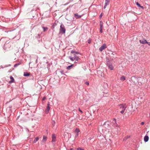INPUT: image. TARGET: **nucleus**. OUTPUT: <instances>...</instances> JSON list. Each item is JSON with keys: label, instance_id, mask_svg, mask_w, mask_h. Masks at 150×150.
Masks as SVG:
<instances>
[{"label": "nucleus", "instance_id": "423d86ee", "mask_svg": "<svg viewBox=\"0 0 150 150\" xmlns=\"http://www.w3.org/2000/svg\"><path fill=\"white\" fill-rule=\"evenodd\" d=\"M50 104L48 103L47 105V109L45 110V112L47 114L49 113V110L50 109Z\"/></svg>", "mask_w": 150, "mask_h": 150}, {"label": "nucleus", "instance_id": "20e7f679", "mask_svg": "<svg viewBox=\"0 0 150 150\" xmlns=\"http://www.w3.org/2000/svg\"><path fill=\"white\" fill-rule=\"evenodd\" d=\"M106 48V45L105 44H103L99 49V50L102 51L103 50Z\"/></svg>", "mask_w": 150, "mask_h": 150}, {"label": "nucleus", "instance_id": "a19ab883", "mask_svg": "<svg viewBox=\"0 0 150 150\" xmlns=\"http://www.w3.org/2000/svg\"><path fill=\"white\" fill-rule=\"evenodd\" d=\"M75 53L76 54H79V52H75Z\"/></svg>", "mask_w": 150, "mask_h": 150}, {"label": "nucleus", "instance_id": "a878e982", "mask_svg": "<svg viewBox=\"0 0 150 150\" xmlns=\"http://www.w3.org/2000/svg\"><path fill=\"white\" fill-rule=\"evenodd\" d=\"M136 4H137V5L138 6H139V7H140V6H141V5H140V4H139L138 2H137V3H136Z\"/></svg>", "mask_w": 150, "mask_h": 150}, {"label": "nucleus", "instance_id": "7c9ffc66", "mask_svg": "<svg viewBox=\"0 0 150 150\" xmlns=\"http://www.w3.org/2000/svg\"><path fill=\"white\" fill-rule=\"evenodd\" d=\"M102 16H103V15H102V13H101V14H100V15L99 17H100V18H101V17H102Z\"/></svg>", "mask_w": 150, "mask_h": 150}, {"label": "nucleus", "instance_id": "58836bf2", "mask_svg": "<svg viewBox=\"0 0 150 150\" xmlns=\"http://www.w3.org/2000/svg\"><path fill=\"white\" fill-rule=\"evenodd\" d=\"M140 7H141V8H142L143 9H144V7L143 6H140Z\"/></svg>", "mask_w": 150, "mask_h": 150}, {"label": "nucleus", "instance_id": "72a5a7b5", "mask_svg": "<svg viewBox=\"0 0 150 150\" xmlns=\"http://www.w3.org/2000/svg\"><path fill=\"white\" fill-rule=\"evenodd\" d=\"M85 84L87 85H89V83L88 82H86L85 83Z\"/></svg>", "mask_w": 150, "mask_h": 150}, {"label": "nucleus", "instance_id": "473e14b6", "mask_svg": "<svg viewBox=\"0 0 150 150\" xmlns=\"http://www.w3.org/2000/svg\"><path fill=\"white\" fill-rule=\"evenodd\" d=\"M146 43L147 44H148L149 45H150V42H147V41H146Z\"/></svg>", "mask_w": 150, "mask_h": 150}, {"label": "nucleus", "instance_id": "7ed1b4c3", "mask_svg": "<svg viewBox=\"0 0 150 150\" xmlns=\"http://www.w3.org/2000/svg\"><path fill=\"white\" fill-rule=\"evenodd\" d=\"M120 109H122V110L120 111V112L122 114L123 113L126 108V106L123 105H120Z\"/></svg>", "mask_w": 150, "mask_h": 150}, {"label": "nucleus", "instance_id": "9b49d317", "mask_svg": "<svg viewBox=\"0 0 150 150\" xmlns=\"http://www.w3.org/2000/svg\"><path fill=\"white\" fill-rule=\"evenodd\" d=\"M74 17L76 18H81V15H79L77 13H75L74 14Z\"/></svg>", "mask_w": 150, "mask_h": 150}, {"label": "nucleus", "instance_id": "412c9836", "mask_svg": "<svg viewBox=\"0 0 150 150\" xmlns=\"http://www.w3.org/2000/svg\"><path fill=\"white\" fill-rule=\"evenodd\" d=\"M75 132L77 133H78L80 132V130L78 128H76L75 130Z\"/></svg>", "mask_w": 150, "mask_h": 150}, {"label": "nucleus", "instance_id": "a211bd4d", "mask_svg": "<svg viewBox=\"0 0 150 150\" xmlns=\"http://www.w3.org/2000/svg\"><path fill=\"white\" fill-rule=\"evenodd\" d=\"M42 28L43 29L44 32H45V31H47L48 29V28L47 27H42Z\"/></svg>", "mask_w": 150, "mask_h": 150}, {"label": "nucleus", "instance_id": "b1692460", "mask_svg": "<svg viewBox=\"0 0 150 150\" xmlns=\"http://www.w3.org/2000/svg\"><path fill=\"white\" fill-rule=\"evenodd\" d=\"M75 150H84V149H81V148H77V149L76 148L75 149Z\"/></svg>", "mask_w": 150, "mask_h": 150}, {"label": "nucleus", "instance_id": "4468645a", "mask_svg": "<svg viewBox=\"0 0 150 150\" xmlns=\"http://www.w3.org/2000/svg\"><path fill=\"white\" fill-rule=\"evenodd\" d=\"M47 138L46 137L44 136L43 137V140L42 141V142H45L47 139Z\"/></svg>", "mask_w": 150, "mask_h": 150}, {"label": "nucleus", "instance_id": "ea45409f", "mask_svg": "<svg viewBox=\"0 0 150 150\" xmlns=\"http://www.w3.org/2000/svg\"><path fill=\"white\" fill-rule=\"evenodd\" d=\"M69 150H75V149H73L71 148L69 149Z\"/></svg>", "mask_w": 150, "mask_h": 150}, {"label": "nucleus", "instance_id": "6ab92c4d", "mask_svg": "<svg viewBox=\"0 0 150 150\" xmlns=\"http://www.w3.org/2000/svg\"><path fill=\"white\" fill-rule=\"evenodd\" d=\"M132 80H134V81H135L137 82H138V78H137L136 77H133V78L132 79Z\"/></svg>", "mask_w": 150, "mask_h": 150}, {"label": "nucleus", "instance_id": "0eeeda50", "mask_svg": "<svg viewBox=\"0 0 150 150\" xmlns=\"http://www.w3.org/2000/svg\"><path fill=\"white\" fill-rule=\"evenodd\" d=\"M110 2V0H105V5L104 6V9L105 8L106 6L107 5L109 4Z\"/></svg>", "mask_w": 150, "mask_h": 150}, {"label": "nucleus", "instance_id": "dca6fc26", "mask_svg": "<svg viewBox=\"0 0 150 150\" xmlns=\"http://www.w3.org/2000/svg\"><path fill=\"white\" fill-rule=\"evenodd\" d=\"M125 77L124 76H122L121 78L120 79L122 81H124L125 80Z\"/></svg>", "mask_w": 150, "mask_h": 150}, {"label": "nucleus", "instance_id": "6e6552de", "mask_svg": "<svg viewBox=\"0 0 150 150\" xmlns=\"http://www.w3.org/2000/svg\"><path fill=\"white\" fill-rule=\"evenodd\" d=\"M52 142H55L56 141V136L55 134H52Z\"/></svg>", "mask_w": 150, "mask_h": 150}, {"label": "nucleus", "instance_id": "4be33fe9", "mask_svg": "<svg viewBox=\"0 0 150 150\" xmlns=\"http://www.w3.org/2000/svg\"><path fill=\"white\" fill-rule=\"evenodd\" d=\"M57 25V24L56 23H54V25L52 26V29H54L55 27Z\"/></svg>", "mask_w": 150, "mask_h": 150}, {"label": "nucleus", "instance_id": "1a4fd4ad", "mask_svg": "<svg viewBox=\"0 0 150 150\" xmlns=\"http://www.w3.org/2000/svg\"><path fill=\"white\" fill-rule=\"evenodd\" d=\"M10 79H11V80L9 82V83H11L14 82V79L12 76H10Z\"/></svg>", "mask_w": 150, "mask_h": 150}, {"label": "nucleus", "instance_id": "aec40b11", "mask_svg": "<svg viewBox=\"0 0 150 150\" xmlns=\"http://www.w3.org/2000/svg\"><path fill=\"white\" fill-rule=\"evenodd\" d=\"M73 66V64H72L71 65H70V66H68L67 68V69H68V70H69L71 69V67H72V66Z\"/></svg>", "mask_w": 150, "mask_h": 150}, {"label": "nucleus", "instance_id": "f704fd0d", "mask_svg": "<svg viewBox=\"0 0 150 150\" xmlns=\"http://www.w3.org/2000/svg\"><path fill=\"white\" fill-rule=\"evenodd\" d=\"M46 99V98L45 97H44L43 98H42V101H44V100L45 99Z\"/></svg>", "mask_w": 150, "mask_h": 150}, {"label": "nucleus", "instance_id": "2f4dec72", "mask_svg": "<svg viewBox=\"0 0 150 150\" xmlns=\"http://www.w3.org/2000/svg\"><path fill=\"white\" fill-rule=\"evenodd\" d=\"M100 32L101 33H102V32H103V30H102V28H100Z\"/></svg>", "mask_w": 150, "mask_h": 150}, {"label": "nucleus", "instance_id": "e433bc0d", "mask_svg": "<svg viewBox=\"0 0 150 150\" xmlns=\"http://www.w3.org/2000/svg\"><path fill=\"white\" fill-rule=\"evenodd\" d=\"M101 73V74H102V73L101 71H97V73H98H98Z\"/></svg>", "mask_w": 150, "mask_h": 150}, {"label": "nucleus", "instance_id": "9d476101", "mask_svg": "<svg viewBox=\"0 0 150 150\" xmlns=\"http://www.w3.org/2000/svg\"><path fill=\"white\" fill-rule=\"evenodd\" d=\"M146 41H147L146 40H139V42H140V43L143 44H144L145 43H146Z\"/></svg>", "mask_w": 150, "mask_h": 150}, {"label": "nucleus", "instance_id": "f257e3e1", "mask_svg": "<svg viewBox=\"0 0 150 150\" xmlns=\"http://www.w3.org/2000/svg\"><path fill=\"white\" fill-rule=\"evenodd\" d=\"M107 65L109 69L111 70H113L114 66L112 65V62L110 61H107Z\"/></svg>", "mask_w": 150, "mask_h": 150}, {"label": "nucleus", "instance_id": "bb28decb", "mask_svg": "<svg viewBox=\"0 0 150 150\" xmlns=\"http://www.w3.org/2000/svg\"><path fill=\"white\" fill-rule=\"evenodd\" d=\"M55 121H53L52 122V125H53V126H54V125L55 124Z\"/></svg>", "mask_w": 150, "mask_h": 150}, {"label": "nucleus", "instance_id": "ddd939ff", "mask_svg": "<svg viewBox=\"0 0 150 150\" xmlns=\"http://www.w3.org/2000/svg\"><path fill=\"white\" fill-rule=\"evenodd\" d=\"M74 59L76 61H78L80 59V58L76 55H74Z\"/></svg>", "mask_w": 150, "mask_h": 150}, {"label": "nucleus", "instance_id": "5701e85b", "mask_svg": "<svg viewBox=\"0 0 150 150\" xmlns=\"http://www.w3.org/2000/svg\"><path fill=\"white\" fill-rule=\"evenodd\" d=\"M69 58H70V59L72 61H73L74 60H75V59H74V57H69Z\"/></svg>", "mask_w": 150, "mask_h": 150}, {"label": "nucleus", "instance_id": "f8f14e48", "mask_svg": "<svg viewBox=\"0 0 150 150\" xmlns=\"http://www.w3.org/2000/svg\"><path fill=\"white\" fill-rule=\"evenodd\" d=\"M149 137L147 136H146L144 137V140L145 142H147L148 140H149Z\"/></svg>", "mask_w": 150, "mask_h": 150}, {"label": "nucleus", "instance_id": "4c0bfd02", "mask_svg": "<svg viewBox=\"0 0 150 150\" xmlns=\"http://www.w3.org/2000/svg\"><path fill=\"white\" fill-rule=\"evenodd\" d=\"M144 122H141V124L142 125H143L144 124Z\"/></svg>", "mask_w": 150, "mask_h": 150}, {"label": "nucleus", "instance_id": "c756f323", "mask_svg": "<svg viewBox=\"0 0 150 150\" xmlns=\"http://www.w3.org/2000/svg\"><path fill=\"white\" fill-rule=\"evenodd\" d=\"M78 136V133H77L75 135V137H77Z\"/></svg>", "mask_w": 150, "mask_h": 150}, {"label": "nucleus", "instance_id": "79ce46f5", "mask_svg": "<svg viewBox=\"0 0 150 150\" xmlns=\"http://www.w3.org/2000/svg\"><path fill=\"white\" fill-rule=\"evenodd\" d=\"M79 111L81 112H82V111L81 110H79Z\"/></svg>", "mask_w": 150, "mask_h": 150}, {"label": "nucleus", "instance_id": "cd10ccee", "mask_svg": "<svg viewBox=\"0 0 150 150\" xmlns=\"http://www.w3.org/2000/svg\"><path fill=\"white\" fill-rule=\"evenodd\" d=\"M100 28H102L103 27V25L102 24H100Z\"/></svg>", "mask_w": 150, "mask_h": 150}, {"label": "nucleus", "instance_id": "c9c22d12", "mask_svg": "<svg viewBox=\"0 0 150 150\" xmlns=\"http://www.w3.org/2000/svg\"><path fill=\"white\" fill-rule=\"evenodd\" d=\"M91 42V40H88V42L89 43H90Z\"/></svg>", "mask_w": 150, "mask_h": 150}, {"label": "nucleus", "instance_id": "393cba45", "mask_svg": "<svg viewBox=\"0 0 150 150\" xmlns=\"http://www.w3.org/2000/svg\"><path fill=\"white\" fill-rule=\"evenodd\" d=\"M20 64H15L14 65V67H16L18 66L19 65H20Z\"/></svg>", "mask_w": 150, "mask_h": 150}, {"label": "nucleus", "instance_id": "2eb2a0df", "mask_svg": "<svg viewBox=\"0 0 150 150\" xmlns=\"http://www.w3.org/2000/svg\"><path fill=\"white\" fill-rule=\"evenodd\" d=\"M39 139V138L38 137H36L35 139L33 141V143H35L36 142H37Z\"/></svg>", "mask_w": 150, "mask_h": 150}, {"label": "nucleus", "instance_id": "c85d7f7f", "mask_svg": "<svg viewBox=\"0 0 150 150\" xmlns=\"http://www.w3.org/2000/svg\"><path fill=\"white\" fill-rule=\"evenodd\" d=\"M75 52V51L73 50H72L71 51V53H74Z\"/></svg>", "mask_w": 150, "mask_h": 150}, {"label": "nucleus", "instance_id": "f03ea898", "mask_svg": "<svg viewBox=\"0 0 150 150\" xmlns=\"http://www.w3.org/2000/svg\"><path fill=\"white\" fill-rule=\"evenodd\" d=\"M66 29L64 25L63 24H61L60 26V32L62 33H65Z\"/></svg>", "mask_w": 150, "mask_h": 150}, {"label": "nucleus", "instance_id": "39448f33", "mask_svg": "<svg viewBox=\"0 0 150 150\" xmlns=\"http://www.w3.org/2000/svg\"><path fill=\"white\" fill-rule=\"evenodd\" d=\"M112 123L113 124V126L114 127L118 126V125L117 123L116 120L115 119H114L112 121Z\"/></svg>", "mask_w": 150, "mask_h": 150}, {"label": "nucleus", "instance_id": "f3484780", "mask_svg": "<svg viewBox=\"0 0 150 150\" xmlns=\"http://www.w3.org/2000/svg\"><path fill=\"white\" fill-rule=\"evenodd\" d=\"M30 75V73L27 72L24 73V76H28Z\"/></svg>", "mask_w": 150, "mask_h": 150}]
</instances>
